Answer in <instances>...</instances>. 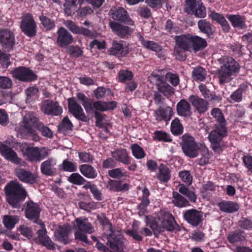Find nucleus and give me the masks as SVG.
Listing matches in <instances>:
<instances>
[{"label": "nucleus", "mask_w": 252, "mask_h": 252, "mask_svg": "<svg viewBox=\"0 0 252 252\" xmlns=\"http://www.w3.org/2000/svg\"><path fill=\"white\" fill-rule=\"evenodd\" d=\"M211 114L216 119L219 124L216 125L214 129L210 132L208 138L210 142L212 150L215 153L220 154L225 148L223 139L227 135L226 122L220 109L213 108L211 112Z\"/></svg>", "instance_id": "nucleus-1"}, {"label": "nucleus", "mask_w": 252, "mask_h": 252, "mask_svg": "<svg viewBox=\"0 0 252 252\" xmlns=\"http://www.w3.org/2000/svg\"><path fill=\"white\" fill-rule=\"evenodd\" d=\"M4 191L6 201L13 208H20L21 203L27 195L26 189L17 180H12L8 183L4 188Z\"/></svg>", "instance_id": "nucleus-2"}, {"label": "nucleus", "mask_w": 252, "mask_h": 252, "mask_svg": "<svg viewBox=\"0 0 252 252\" xmlns=\"http://www.w3.org/2000/svg\"><path fill=\"white\" fill-rule=\"evenodd\" d=\"M219 62L220 64L218 70L219 83L223 85L231 80L232 76L239 72L240 65L233 58L228 56L221 57Z\"/></svg>", "instance_id": "nucleus-3"}, {"label": "nucleus", "mask_w": 252, "mask_h": 252, "mask_svg": "<svg viewBox=\"0 0 252 252\" xmlns=\"http://www.w3.org/2000/svg\"><path fill=\"white\" fill-rule=\"evenodd\" d=\"M179 192L173 191L172 193V203L179 208H184L190 205L189 201L181 194L186 196L191 202H196L197 196L195 192L190 190L184 185H181L179 188Z\"/></svg>", "instance_id": "nucleus-4"}, {"label": "nucleus", "mask_w": 252, "mask_h": 252, "mask_svg": "<svg viewBox=\"0 0 252 252\" xmlns=\"http://www.w3.org/2000/svg\"><path fill=\"white\" fill-rule=\"evenodd\" d=\"M21 150L28 161L36 163L45 159L49 155L45 148L40 149L37 147H30L27 145H23Z\"/></svg>", "instance_id": "nucleus-5"}, {"label": "nucleus", "mask_w": 252, "mask_h": 252, "mask_svg": "<svg viewBox=\"0 0 252 252\" xmlns=\"http://www.w3.org/2000/svg\"><path fill=\"white\" fill-rule=\"evenodd\" d=\"M180 145L184 154L190 158L198 156L199 147L194 138L189 134L185 133L181 137Z\"/></svg>", "instance_id": "nucleus-6"}, {"label": "nucleus", "mask_w": 252, "mask_h": 252, "mask_svg": "<svg viewBox=\"0 0 252 252\" xmlns=\"http://www.w3.org/2000/svg\"><path fill=\"white\" fill-rule=\"evenodd\" d=\"M20 28L22 32L29 37H33L37 34V24L33 16L26 13L21 17Z\"/></svg>", "instance_id": "nucleus-7"}, {"label": "nucleus", "mask_w": 252, "mask_h": 252, "mask_svg": "<svg viewBox=\"0 0 252 252\" xmlns=\"http://www.w3.org/2000/svg\"><path fill=\"white\" fill-rule=\"evenodd\" d=\"M184 11L200 18H204L207 15L206 7L200 0H186Z\"/></svg>", "instance_id": "nucleus-8"}, {"label": "nucleus", "mask_w": 252, "mask_h": 252, "mask_svg": "<svg viewBox=\"0 0 252 252\" xmlns=\"http://www.w3.org/2000/svg\"><path fill=\"white\" fill-rule=\"evenodd\" d=\"M11 73L14 78L23 82H33L37 79V75L30 68L25 66L14 68Z\"/></svg>", "instance_id": "nucleus-9"}, {"label": "nucleus", "mask_w": 252, "mask_h": 252, "mask_svg": "<svg viewBox=\"0 0 252 252\" xmlns=\"http://www.w3.org/2000/svg\"><path fill=\"white\" fill-rule=\"evenodd\" d=\"M0 44L4 52L12 51L15 45L14 33L8 29H0Z\"/></svg>", "instance_id": "nucleus-10"}, {"label": "nucleus", "mask_w": 252, "mask_h": 252, "mask_svg": "<svg viewBox=\"0 0 252 252\" xmlns=\"http://www.w3.org/2000/svg\"><path fill=\"white\" fill-rule=\"evenodd\" d=\"M107 245L111 252H125L126 246L125 244V239L123 235L116 234L111 231V233L107 237Z\"/></svg>", "instance_id": "nucleus-11"}, {"label": "nucleus", "mask_w": 252, "mask_h": 252, "mask_svg": "<svg viewBox=\"0 0 252 252\" xmlns=\"http://www.w3.org/2000/svg\"><path fill=\"white\" fill-rule=\"evenodd\" d=\"M110 14L114 21H118L126 25L133 26L134 22L130 18L127 11L122 7H113Z\"/></svg>", "instance_id": "nucleus-12"}, {"label": "nucleus", "mask_w": 252, "mask_h": 252, "mask_svg": "<svg viewBox=\"0 0 252 252\" xmlns=\"http://www.w3.org/2000/svg\"><path fill=\"white\" fill-rule=\"evenodd\" d=\"M109 26L114 34L121 39H127L133 32L131 28L116 21H110Z\"/></svg>", "instance_id": "nucleus-13"}, {"label": "nucleus", "mask_w": 252, "mask_h": 252, "mask_svg": "<svg viewBox=\"0 0 252 252\" xmlns=\"http://www.w3.org/2000/svg\"><path fill=\"white\" fill-rule=\"evenodd\" d=\"M41 111L45 114L58 116L63 113V108L59 102L51 99H46L40 104Z\"/></svg>", "instance_id": "nucleus-14"}, {"label": "nucleus", "mask_w": 252, "mask_h": 252, "mask_svg": "<svg viewBox=\"0 0 252 252\" xmlns=\"http://www.w3.org/2000/svg\"><path fill=\"white\" fill-rule=\"evenodd\" d=\"M161 221V230L169 232L179 231L180 228L176 221L174 216L168 211L164 212Z\"/></svg>", "instance_id": "nucleus-15"}, {"label": "nucleus", "mask_w": 252, "mask_h": 252, "mask_svg": "<svg viewBox=\"0 0 252 252\" xmlns=\"http://www.w3.org/2000/svg\"><path fill=\"white\" fill-rule=\"evenodd\" d=\"M68 109L69 113L76 119L83 122H87L88 120L82 107L76 101L73 97H70L67 99Z\"/></svg>", "instance_id": "nucleus-16"}, {"label": "nucleus", "mask_w": 252, "mask_h": 252, "mask_svg": "<svg viewBox=\"0 0 252 252\" xmlns=\"http://www.w3.org/2000/svg\"><path fill=\"white\" fill-rule=\"evenodd\" d=\"M203 213L195 209L187 210L183 212L184 219L192 226L196 227L203 221Z\"/></svg>", "instance_id": "nucleus-17"}, {"label": "nucleus", "mask_w": 252, "mask_h": 252, "mask_svg": "<svg viewBox=\"0 0 252 252\" xmlns=\"http://www.w3.org/2000/svg\"><path fill=\"white\" fill-rule=\"evenodd\" d=\"M108 52L111 55L117 57H125L129 53L130 50L126 43L123 44L121 42L113 40L112 46L108 50Z\"/></svg>", "instance_id": "nucleus-18"}, {"label": "nucleus", "mask_w": 252, "mask_h": 252, "mask_svg": "<svg viewBox=\"0 0 252 252\" xmlns=\"http://www.w3.org/2000/svg\"><path fill=\"white\" fill-rule=\"evenodd\" d=\"M36 223L40 227V229L37 231V234L41 244L49 250H54L55 244L47 235V230L43 222L41 220H37Z\"/></svg>", "instance_id": "nucleus-19"}, {"label": "nucleus", "mask_w": 252, "mask_h": 252, "mask_svg": "<svg viewBox=\"0 0 252 252\" xmlns=\"http://www.w3.org/2000/svg\"><path fill=\"white\" fill-rule=\"evenodd\" d=\"M188 100L193 107L195 110L199 114H204L209 108L208 102L200 97L197 95L192 94L188 98Z\"/></svg>", "instance_id": "nucleus-20"}, {"label": "nucleus", "mask_w": 252, "mask_h": 252, "mask_svg": "<svg viewBox=\"0 0 252 252\" xmlns=\"http://www.w3.org/2000/svg\"><path fill=\"white\" fill-rule=\"evenodd\" d=\"M26 204L27 206L25 211L26 217L29 220H34V223H36L37 220H41L39 219L41 212L39 205L32 200L27 201Z\"/></svg>", "instance_id": "nucleus-21"}, {"label": "nucleus", "mask_w": 252, "mask_h": 252, "mask_svg": "<svg viewBox=\"0 0 252 252\" xmlns=\"http://www.w3.org/2000/svg\"><path fill=\"white\" fill-rule=\"evenodd\" d=\"M15 175L20 181L28 184L33 185L37 181L38 177L36 174L23 168H16Z\"/></svg>", "instance_id": "nucleus-22"}, {"label": "nucleus", "mask_w": 252, "mask_h": 252, "mask_svg": "<svg viewBox=\"0 0 252 252\" xmlns=\"http://www.w3.org/2000/svg\"><path fill=\"white\" fill-rule=\"evenodd\" d=\"M0 153L7 160L15 164L21 163V159L18 157L16 153L11 148L2 143L0 144Z\"/></svg>", "instance_id": "nucleus-23"}, {"label": "nucleus", "mask_w": 252, "mask_h": 252, "mask_svg": "<svg viewBox=\"0 0 252 252\" xmlns=\"http://www.w3.org/2000/svg\"><path fill=\"white\" fill-rule=\"evenodd\" d=\"M57 34V43L61 47H66L71 44L73 41L71 34L63 27L58 29Z\"/></svg>", "instance_id": "nucleus-24"}, {"label": "nucleus", "mask_w": 252, "mask_h": 252, "mask_svg": "<svg viewBox=\"0 0 252 252\" xmlns=\"http://www.w3.org/2000/svg\"><path fill=\"white\" fill-rule=\"evenodd\" d=\"M65 25L74 34H81L89 38L94 36L93 32L91 30L83 27H79L72 21H66Z\"/></svg>", "instance_id": "nucleus-25"}, {"label": "nucleus", "mask_w": 252, "mask_h": 252, "mask_svg": "<svg viewBox=\"0 0 252 252\" xmlns=\"http://www.w3.org/2000/svg\"><path fill=\"white\" fill-rule=\"evenodd\" d=\"M56 160L53 158H50L42 162L40 165V170L42 174L53 176L56 175L57 169L55 168Z\"/></svg>", "instance_id": "nucleus-26"}, {"label": "nucleus", "mask_w": 252, "mask_h": 252, "mask_svg": "<svg viewBox=\"0 0 252 252\" xmlns=\"http://www.w3.org/2000/svg\"><path fill=\"white\" fill-rule=\"evenodd\" d=\"M139 41L144 47L156 52L159 58H161L164 56L162 48L158 43L153 41L146 40L142 36L139 37Z\"/></svg>", "instance_id": "nucleus-27"}, {"label": "nucleus", "mask_w": 252, "mask_h": 252, "mask_svg": "<svg viewBox=\"0 0 252 252\" xmlns=\"http://www.w3.org/2000/svg\"><path fill=\"white\" fill-rule=\"evenodd\" d=\"M189 101L182 99L176 105V110L178 115L181 117L187 118L192 115L191 107Z\"/></svg>", "instance_id": "nucleus-28"}, {"label": "nucleus", "mask_w": 252, "mask_h": 252, "mask_svg": "<svg viewBox=\"0 0 252 252\" xmlns=\"http://www.w3.org/2000/svg\"><path fill=\"white\" fill-rule=\"evenodd\" d=\"M226 18L230 21L234 28L245 29L247 28L245 16L239 14H226Z\"/></svg>", "instance_id": "nucleus-29"}, {"label": "nucleus", "mask_w": 252, "mask_h": 252, "mask_svg": "<svg viewBox=\"0 0 252 252\" xmlns=\"http://www.w3.org/2000/svg\"><path fill=\"white\" fill-rule=\"evenodd\" d=\"M155 113L156 120L158 121H169L174 115L173 109L170 106L163 108L160 107Z\"/></svg>", "instance_id": "nucleus-30"}, {"label": "nucleus", "mask_w": 252, "mask_h": 252, "mask_svg": "<svg viewBox=\"0 0 252 252\" xmlns=\"http://www.w3.org/2000/svg\"><path fill=\"white\" fill-rule=\"evenodd\" d=\"M113 158L117 161L125 165H128L131 162V158L126 149H117L111 153Z\"/></svg>", "instance_id": "nucleus-31"}, {"label": "nucleus", "mask_w": 252, "mask_h": 252, "mask_svg": "<svg viewBox=\"0 0 252 252\" xmlns=\"http://www.w3.org/2000/svg\"><path fill=\"white\" fill-rule=\"evenodd\" d=\"M106 188L110 191L114 192L126 191L129 189V185L127 183L122 184L121 180L110 179L106 185Z\"/></svg>", "instance_id": "nucleus-32"}, {"label": "nucleus", "mask_w": 252, "mask_h": 252, "mask_svg": "<svg viewBox=\"0 0 252 252\" xmlns=\"http://www.w3.org/2000/svg\"><path fill=\"white\" fill-rule=\"evenodd\" d=\"M197 25L200 32L205 34L208 38H213L215 32L212 24L206 19L200 20Z\"/></svg>", "instance_id": "nucleus-33"}, {"label": "nucleus", "mask_w": 252, "mask_h": 252, "mask_svg": "<svg viewBox=\"0 0 252 252\" xmlns=\"http://www.w3.org/2000/svg\"><path fill=\"white\" fill-rule=\"evenodd\" d=\"M70 231V227L69 226H59L55 233L56 239L65 245L69 243L68 235Z\"/></svg>", "instance_id": "nucleus-34"}, {"label": "nucleus", "mask_w": 252, "mask_h": 252, "mask_svg": "<svg viewBox=\"0 0 252 252\" xmlns=\"http://www.w3.org/2000/svg\"><path fill=\"white\" fill-rule=\"evenodd\" d=\"M76 228L81 232L85 233L91 234L94 231V228L92 224L89 222L88 219L85 217L77 218L75 219Z\"/></svg>", "instance_id": "nucleus-35"}, {"label": "nucleus", "mask_w": 252, "mask_h": 252, "mask_svg": "<svg viewBox=\"0 0 252 252\" xmlns=\"http://www.w3.org/2000/svg\"><path fill=\"white\" fill-rule=\"evenodd\" d=\"M191 49L196 53L206 48L208 45L207 41L198 35L191 34Z\"/></svg>", "instance_id": "nucleus-36"}, {"label": "nucleus", "mask_w": 252, "mask_h": 252, "mask_svg": "<svg viewBox=\"0 0 252 252\" xmlns=\"http://www.w3.org/2000/svg\"><path fill=\"white\" fill-rule=\"evenodd\" d=\"M220 210L227 213H233L238 211L239 209V204L231 201L222 200L218 203Z\"/></svg>", "instance_id": "nucleus-37"}, {"label": "nucleus", "mask_w": 252, "mask_h": 252, "mask_svg": "<svg viewBox=\"0 0 252 252\" xmlns=\"http://www.w3.org/2000/svg\"><path fill=\"white\" fill-rule=\"evenodd\" d=\"M176 45L181 47L183 50L190 51L191 49V34H182L177 36L175 38Z\"/></svg>", "instance_id": "nucleus-38"}, {"label": "nucleus", "mask_w": 252, "mask_h": 252, "mask_svg": "<svg viewBox=\"0 0 252 252\" xmlns=\"http://www.w3.org/2000/svg\"><path fill=\"white\" fill-rule=\"evenodd\" d=\"M171 170L166 165L161 163L158 167L157 179L162 183H167L171 179Z\"/></svg>", "instance_id": "nucleus-39"}, {"label": "nucleus", "mask_w": 252, "mask_h": 252, "mask_svg": "<svg viewBox=\"0 0 252 252\" xmlns=\"http://www.w3.org/2000/svg\"><path fill=\"white\" fill-rule=\"evenodd\" d=\"M79 169L84 177L88 179H94L97 176L96 169L91 165L84 164L79 166Z\"/></svg>", "instance_id": "nucleus-40"}, {"label": "nucleus", "mask_w": 252, "mask_h": 252, "mask_svg": "<svg viewBox=\"0 0 252 252\" xmlns=\"http://www.w3.org/2000/svg\"><path fill=\"white\" fill-rule=\"evenodd\" d=\"M248 86L245 84H241L235 91L233 92L228 98L230 103L239 102L243 99V93L246 90Z\"/></svg>", "instance_id": "nucleus-41"}, {"label": "nucleus", "mask_w": 252, "mask_h": 252, "mask_svg": "<svg viewBox=\"0 0 252 252\" xmlns=\"http://www.w3.org/2000/svg\"><path fill=\"white\" fill-rule=\"evenodd\" d=\"M33 123L36 124L35 126L37 129L41 132L42 136L49 138L53 137V134L51 130L42 123L38 122L37 118H33Z\"/></svg>", "instance_id": "nucleus-42"}, {"label": "nucleus", "mask_w": 252, "mask_h": 252, "mask_svg": "<svg viewBox=\"0 0 252 252\" xmlns=\"http://www.w3.org/2000/svg\"><path fill=\"white\" fill-rule=\"evenodd\" d=\"M192 79L196 81H204L207 76L206 70L200 66L194 67L191 72Z\"/></svg>", "instance_id": "nucleus-43"}, {"label": "nucleus", "mask_w": 252, "mask_h": 252, "mask_svg": "<svg viewBox=\"0 0 252 252\" xmlns=\"http://www.w3.org/2000/svg\"><path fill=\"white\" fill-rule=\"evenodd\" d=\"M76 97L78 101L80 102L87 113L90 112L92 109L91 104L94 101V99L87 97L83 93H78L76 94Z\"/></svg>", "instance_id": "nucleus-44"}, {"label": "nucleus", "mask_w": 252, "mask_h": 252, "mask_svg": "<svg viewBox=\"0 0 252 252\" xmlns=\"http://www.w3.org/2000/svg\"><path fill=\"white\" fill-rule=\"evenodd\" d=\"M42 27L47 31L54 29L56 27L55 21L42 13L39 17Z\"/></svg>", "instance_id": "nucleus-45"}, {"label": "nucleus", "mask_w": 252, "mask_h": 252, "mask_svg": "<svg viewBox=\"0 0 252 252\" xmlns=\"http://www.w3.org/2000/svg\"><path fill=\"white\" fill-rule=\"evenodd\" d=\"M242 231H235L229 234L227 236L228 241L231 244H234L237 243H242L245 241L246 237L243 234Z\"/></svg>", "instance_id": "nucleus-46"}, {"label": "nucleus", "mask_w": 252, "mask_h": 252, "mask_svg": "<svg viewBox=\"0 0 252 252\" xmlns=\"http://www.w3.org/2000/svg\"><path fill=\"white\" fill-rule=\"evenodd\" d=\"M146 219L147 225L151 228L155 236L163 232V230H161V226L158 224L155 219L147 216Z\"/></svg>", "instance_id": "nucleus-47"}, {"label": "nucleus", "mask_w": 252, "mask_h": 252, "mask_svg": "<svg viewBox=\"0 0 252 252\" xmlns=\"http://www.w3.org/2000/svg\"><path fill=\"white\" fill-rule=\"evenodd\" d=\"M132 156L137 159L144 158L146 153L143 149L137 143L132 144L130 146Z\"/></svg>", "instance_id": "nucleus-48"}, {"label": "nucleus", "mask_w": 252, "mask_h": 252, "mask_svg": "<svg viewBox=\"0 0 252 252\" xmlns=\"http://www.w3.org/2000/svg\"><path fill=\"white\" fill-rule=\"evenodd\" d=\"M84 188L86 189H90L94 198L95 200L97 201L102 200V193L95 185L91 184V182H88L84 186Z\"/></svg>", "instance_id": "nucleus-49"}, {"label": "nucleus", "mask_w": 252, "mask_h": 252, "mask_svg": "<svg viewBox=\"0 0 252 252\" xmlns=\"http://www.w3.org/2000/svg\"><path fill=\"white\" fill-rule=\"evenodd\" d=\"M118 81L120 83H124L126 81H130L133 79V75L131 71L123 69L119 71L118 73Z\"/></svg>", "instance_id": "nucleus-50"}, {"label": "nucleus", "mask_w": 252, "mask_h": 252, "mask_svg": "<svg viewBox=\"0 0 252 252\" xmlns=\"http://www.w3.org/2000/svg\"><path fill=\"white\" fill-rule=\"evenodd\" d=\"M18 220L17 216L7 215L4 216L2 222L6 228L11 229L15 227Z\"/></svg>", "instance_id": "nucleus-51"}, {"label": "nucleus", "mask_w": 252, "mask_h": 252, "mask_svg": "<svg viewBox=\"0 0 252 252\" xmlns=\"http://www.w3.org/2000/svg\"><path fill=\"white\" fill-rule=\"evenodd\" d=\"M171 131L175 135H181L183 132V126L178 118H175L171 124Z\"/></svg>", "instance_id": "nucleus-52"}, {"label": "nucleus", "mask_w": 252, "mask_h": 252, "mask_svg": "<svg viewBox=\"0 0 252 252\" xmlns=\"http://www.w3.org/2000/svg\"><path fill=\"white\" fill-rule=\"evenodd\" d=\"M154 139L158 141H163L165 142H170L172 141L169 134L166 132L160 130H156L154 133Z\"/></svg>", "instance_id": "nucleus-53"}, {"label": "nucleus", "mask_w": 252, "mask_h": 252, "mask_svg": "<svg viewBox=\"0 0 252 252\" xmlns=\"http://www.w3.org/2000/svg\"><path fill=\"white\" fill-rule=\"evenodd\" d=\"M157 89L159 92L162 93L167 97L172 95L175 93V89L166 82L160 85Z\"/></svg>", "instance_id": "nucleus-54"}, {"label": "nucleus", "mask_w": 252, "mask_h": 252, "mask_svg": "<svg viewBox=\"0 0 252 252\" xmlns=\"http://www.w3.org/2000/svg\"><path fill=\"white\" fill-rule=\"evenodd\" d=\"M68 181L70 183L80 186L82 185L87 182V180L77 173H74L71 174L69 176Z\"/></svg>", "instance_id": "nucleus-55"}, {"label": "nucleus", "mask_w": 252, "mask_h": 252, "mask_svg": "<svg viewBox=\"0 0 252 252\" xmlns=\"http://www.w3.org/2000/svg\"><path fill=\"white\" fill-rule=\"evenodd\" d=\"M238 226L245 230H252V220L249 218L242 217L238 221Z\"/></svg>", "instance_id": "nucleus-56"}, {"label": "nucleus", "mask_w": 252, "mask_h": 252, "mask_svg": "<svg viewBox=\"0 0 252 252\" xmlns=\"http://www.w3.org/2000/svg\"><path fill=\"white\" fill-rule=\"evenodd\" d=\"M66 52L70 56L78 58L83 55V51L78 46L71 45L66 48Z\"/></svg>", "instance_id": "nucleus-57"}, {"label": "nucleus", "mask_w": 252, "mask_h": 252, "mask_svg": "<svg viewBox=\"0 0 252 252\" xmlns=\"http://www.w3.org/2000/svg\"><path fill=\"white\" fill-rule=\"evenodd\" d=\"M73 126V124L69 119L67 116L65 117L62 122L58 126V129L60 131H67L71 130Z\"/></svg>", "instance_id": "nucleus-58"}, {"label": "nucleus", "mask_w": 252, "mask_h": 252, "mask_svg": "<svg viewBox=\"0 0 252 252\" xmlns=\"http://www.w3.org/2000/svg\"><path fill=\"white\" fill-rule=\"evenodd\" d=\"M61 166L64 171L72 172L77 170V163L70 161L67 159L63 160Z\"/></svg>", "instance_id": "nucleus-59"}, {"label": "nucleus", "mask_w": 252, "mask_h": 252, "mask_svg": "<svg viewBox=\"0 0 252 252\" xmlns=\"http://www.w3.org/2000/svg\"><path fill=\"white\" fill-rule=\"evenodd\" d=\"M39 90L36 87L32 86L28 87L25 90V93L27 95L26 103H30L33 100V97L36 96Z\"/></svg>", "instance_id": "nucleus-60"}, {"label": "nucleus", "mask_w": 252, "mask_h": 252, "mask_svg": "<svg viewBox=\"0 0 252 252\" xmlns=\"http://www.w3.org/2000/svg\"><path fill=\"white\" fill-rule=\"evenodd\" d=\"M179 176L187 185L189 186L192 184V176H191L190 171L188 170H183L180 171L179 173Z\"/></svg>", "instance_id": "nucleus-61"}, {"label": "nucleus", "mask_w": 252, "mask_h": 252, "mask_svg": "<svg viewBox=\"0 0 252 252\" xmlns=\"http://www.w3.org/2000/svg\"><path fill=\"white\" fill-rule=\"evenodd\" d=\"M165 30L169 33H177L179 28L171 20L166 21L165 25Z\"/></svg>", "instance_id": "nucleus-62"}, {"label": "nucleus", "mask_w": 252, "mask_h": 252, "mask_svg": "<svg viewBox=\"0 0 252 252\" xmlns=\"http://www.w3.org/2000/svg\"><path fill=\"white\" fill-rule=\"evenodd\" d=\"M13 83L11 79L6 76H0V89L5 90L12 88Z\"/></svg>", "instance_id": "nucleus-63"}, {"label": "nucleus", "mask_w": 252, "mask_h": 252, "mask_svg": "<svg viewBox=\"0 0 252 252\" xmlns=\"http://www.w3.org/2000/svg\"><path fill=\"white\" fill-rule=\"evenodd\" d=\"M76 12L78 17L85 18L87 16L92 14L94 12V10L90 6H85L78 8Z\"/></svg>", "instance_id": "nucleus-64"}]
</instances>
